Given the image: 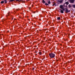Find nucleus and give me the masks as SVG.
<instances>
[{
  "label": "nucleus",
  "instance_id": "obj_1",
  "mask_svg": "<svg viewBox=\"0 0 75 75\" xmlns=\"http://www.w3.org/2000/svg\"><path fill=\"white\" fill-rule=\"evenodd\" d=\"M49 56L51 58H54L55 57V54L54 53H51L49 54Z\"/></svg>",
  "mask_w": 75,
  "mask_h": 75
},
{
  "label": "nucleus",
  "instance_id": "obj_2",
  "mask_svg": "<svg viewBox=\"0 0 75 75\" xmlns=\"http://www.w3.org/2000/svg\"><path fill=\"white\" fill-rule=\"evenodd\" d=\"M64 11L66 13H70L71 11L70 10H68V8H66V9L64 10Z\"/></svg>",
  "mask_w": 75,
  "mask_h": 75
},
{
  "label": "nucleus",
  "instance_id": "obj_3",
  "mask_svg": "<svg viewBox=\"0 0 75 75\" xmlns=\"http://www.w3.org/2000/svg\"><path fill=\"white\" fill-rule=\"evenodd\" d=\"M64 10L65 9H63L62 10L60 9L59 11H59V13H64Z\"/></svg>",
  "mask_w": 75,
  "mask_h": 75
},
{
  "label": "nucleus",
  "instance_id": "obj_4",
  "mask_svg": "<svg viewBox=\"0 0 75 75\" xmlns=\"http://www.w3.org/2000/svg\"><path fill=\"white\" fill-rule=\"evenodd\" d=\"M69 1L71 3H74L75 0H69Z\"/></svg>",
  "mask_w": 75,
  "mask_h": 75
},
{
  "label": "nucleus",
  "instance_id": "obj_5",
  "mask_svg": "<svg viewBox=\"0 0 75 75\" xmlns=\"http://www.w3.org/2000/svg\"><path fill=\"white\" fill-rule=\"evenodd\" d=\"M60 8L61 9H64V8H63V6L62 5H60Z\"/></svg>",
  "mask_w": 75,
  "mask_h": 75
},
{
  "label": "nucleus",
  "instance_id": "obj_6",
  "mask_svg": "<svg viewBox=\"0 0 75 75\" xmlns=\"http://www.w3.org/2000/svg\"><path fill=\"white\" fill-rule=\"evenodd\" d=\"M62 1H63V0H59L58 1V2H59L60 3H62Z\"/></svg>",
  "mask_w": 75,
  "mask_h": 75
},
{
  "label": "nucleus",
  "instance_id": "obj_7",
  "mask_svg": "<svg viewBox=\"0 0 75 75\" xmlns=\"http://www.w3.org/2000/svg\"><path fill=\"white\" fill-rule=\"evenodd\" d=\"M71 7H72V6L71 4H69L68 5V7L69 8H71Z\"/></svg>",
  "mask_w": 75,
  "mask_h": 75
},
{
  "label": "nucleus",
  "instance_id": "obj_8",
  "mask_svg": "<svg viewBox=\"0 0 75 75\" xmlns=\"http://www.w3.org/2000/svg\"><path fill=\"white\" fill-rule=\"evenodd\" d=\"M42 52H39V54L40 55H42Z\"/></svg>",
  "mask_w": 75,
  "mask_h": 75
},
{
  "label": "nucleus",
  "instance_id": "obj_9",
  "mask_svg": "<svg viewBox=\"0 0 75 75\" xmlns=\"http://www.w3.org/2000/svg\"><path fill=\"white\" fill-rule=\"evenodd\" d=\"M57 19L58 20H61V18L60 17H58L57 18Z\"/></svg>",
  "mask_w": 75,
  "mask_h": 75
},
{
  "label": "nucleus",
  "instance_id": "obj_10",
  "mask_svg": "<svg viewBox=\"0 0 75 75\" xmlns=\"http://www.w3.org/2000/svg\"><path fill=\"white\" fill-rule=\"evenodd\" d=\"M65 4H66L68 5V4H69V2H68V1L66 2L65 3Z\"/></svg>",
  "mask_w": 75,
  "mask_h": 75
},
{
  "label": "nucleus",
  "instance_id": "obj_11",
  "mask_svg": "<svg viewBox=\"0 0 75 75\" xmlns=\"http://www.w3.org/2000/svg\"><path fill=\"white\" fill-rule=\"evenodd\" d=\"M42 3H45V1H44V0H42Z\"/></svg>",
  "mask_w": 75,
  "mask_h": 75
},
{
  "label": "nucleus",
  "instance_id": "obj_12",
  "mask_svg": "<svg viewBox=\"0 0 75 75\" xmlns=\"http://www.w3.org/2000/svg\"><path fill=\"white\" fill-rule=\"evenodd\" d=\"M15 0H10L9 1V2H12V1H15Z\"/></svg>",
  "mask_w": 75,
  "mask_h": 75
},
{
  "label": "nucleus",
  "instance_id": "obj_13",
  "mask_svg": "<svg viewBox=\"0 0 75 75\" xmlns=\"http://www.w3.org/2000/svg\"><path fill=\"white\" fill-rule=\"evenodd\" d=\"M21 1V0H16V1H19V2H20Z\"/></svg>",
  "mask_w": 75,
  "mask_h": 75
},
{
  "label": "nucleus",
  "instance_id": "obj_14",
  "mask_svg": "<svg viewBox=\"0 0 75 75\" xmlns=\"http://www.w3.org/2000/svg\"><path fill=\"white\" fill-rule=\"evenodd\" d=\"M48 4H51V2L50 1H49L48 2Z\"/></svg>",
  "mask_w": 75,
  "mask_h": 75
},
{
  "label": "nucleus",
  "instance_id": "obj_15",
  "mask_svg": "<svg viewBox=\"0 0 75 75\" xmlns=\"http://www.w3.org/2000/svg\"><path fill=\"white\" fill-rule=\"evenodd\" d=\"M4 3V1H1V4H3V3Z\"/></svg>",
  "mask_w": 75,
  "mask_h": 75
},
{
  "label": "nucleus",
  "instance_id": "obj_16",
  "mask_svg": "<svg viewBox=\"0 0 75 75\" xmlns=\"http://www.w3.org/2000/svg\"><path fill=\"white\" fill-rule=\"evenodd\" d=\"M45 5H46V6H48V4H47V3H46L45 4Z\"/></svg>",
  "mask_w": 75,
  "mask_h": 75
},
{
  "label": "nucleus",
  "instance_id": "obj_17",
  "mask_svg": "<svg viewBox=\"0 0 75 75\" xmlns=\"http://www.w3.org/2000/svg\"><path fill=\"white\" fill-rule=\"evenodd\" d=\"M10 17H11V18H14V16H11Z\"/></svg>",
  "mask_w": 75,
  "mask_h": 75
},
{
  "label": "nucleus",
  "instance_id": "obj_18",
  "mask_svg": "<svg viewBox=\"0 0 75 75\" xmlns=\"http://www.w3.org/2000/svg\"><path fill=\"white\" fill-rule=\"evenodd\" d=\"M52 29H53V30H55V28L54 27H52Z\"/></svg>",
  "mask_w": 75,
  "mask_h": 75
},
{
  "label": "nucleus",
  "instance_id": "obj_19",
  "mask_svg": "<svg viewBox=\"0 0 75 75\" xmlns=\"http://www.w3.org/2000/svg\"><path fill=\"white\" fill-rule=\"evenodd\" d=\"M32 68L33 69H32V70L33 71V70H34V67H33Z\"/></svg>",
  "mask_w": 75,
  "mask_h": 75
},
{
  "label": "nucleus",
  "instance_id": "obj_20",
  "mask_svg": "<svg viewBox=\"0 0 75 75\" xmlns=\"http://www.w3.org/2000/svg\"><path fill=\"white\" fill-rule=\"evenodd\" d=\"M5 4H6V3H7V2L6 1H5Z\"/></svg>",
  "mask_w": 75,
  "mask_h": 75
},
{
  "label": "nucleus",
  "instance_id": "obj_21",
  "mask_svg": "<svg viewBox=\"0 0 75 75\" xmlns=\"http://www.w3.org/2000/svg\"><path fill=\"white\" fill-rule=\"evenodd\" d=\"M54 5H55V3H54V4L52 5V6H54Z\"/></svg>",
  "mask_w": 75,
  "mask_h": 75
},
{
  "label": "nucleus",
  "instance_id": "obj_22",
  "mask_svg": "<svg viewBox=\"0 0 75 75\" xmlns=\"http://www.w3.org/2000/svg\"><path fill=\"white\" fill-rule=\"evenodd\" d=\"M14 20L15 21H17V19H16V18H14Z\"/></svg>",
  "mask_w": 75,
  "mask_h": 75
},
{
  "label": "nucleus",
  "instance_id": "obj_23",
  "mask_svg": "<svg viewBox=\"0 0 75 75\" xmlns=\"http://www.w3.org/2000/svg\"><path fill=\"white\" fill-rule=\"evenodd\" d=\"M28 8L29 9H30V8H31V7H29Z\"/></svg>",
  "mask_w": 75,
  "mask_h": 75
},
{
  "label": "nucleus",
  "instance_id": "obj_24",
  "mask_svg": "<svg viewBox=\"0 0 75 75\" xmlns=\"http://www.w3.org/2000/svg\"><path fill=\"white\" fill-rule=\"evenodd\" d=\"M9 14H10V12H8V16L9 15Z\"/></svg>",
  "mask_w": 75,
  "mask_h": 75
},
{
  "label": "nucleus",
  "instance_id": "obj_25",
  "mask_svg": "<svg viewBox=\"0 0 75 75\" xmlns=\"http://www.w3.org/2000/svg\"><path fill=\"white\" fill-rule=\"evenodd\" d=\"M11 18V20H13V18Z\"/></svg>",
  "mask_w": 75,
  "mask_h": 75
},
{
  "label": "nucleus",
  "instance_id": "obj_26",
  "mask_svg": "<svg viewBox=\"0 0 75 75\" xmlns=\"http://www.w3.org/2000/svg\"><path fill=\"white\" fill-rule=\"evenodd\" d=\"M16 10L17 11H18V10H19V9H16Z\"/></svg>",
  "mask_w": 75,
  "mask_h": 75
},
{
  "label": "nucleus",
  "instance_id": "obj_27",
  "mask_svg": "<svg viewBox=\"0 0 75 75\" xmlns=\"http://www.w3.org/2000/svg\"><path fill=\"white\" fill-rule=\"evenodd\" d=\"M33 13H35V12L34 11V12H33Z\"/></svg>",
  "mask_w": 75,
  "mask_h": 75
},
{
  "label": "nucleus",
  "instance_id": "obj_28",
  "mask_svg": "<svg viewBox=\"0 0 75 75\" xmlns=\"http://www.w3.org/2000/svg\"><path fill=\"white\" fill-rule=\"evenodd\" d=\"M19 18H21V17H19Z\"/></svg>",
  "mask_w": 75,
  "mask_h": 75
},
{
  "label": "nucleus",
  "instance_id": "obj_29",
  "mask_svg": "<svg viewBox=\"0 0 75 75\" xmlns=\"http://www.w3.org/2000/svg\"><path fill=\"white\" fill-rule=\"evenodd\" d=\"M28 21H30V19H28Z\"/></svg>",
  "mask_w": 75,
  "mask_h": 75
},
{
  "label": "nucleus",
  "instance_id": "obj_30",
  "mask_svg": "<svg viewBox=\"0 0 75 75\" xmlns=\"http://www.w3.org/2000/svg\"><path fill=\"white\" fill-rule=\"evenodd\" d=\"M1 34H0V37H1Z\"/></svg>",
  "mask_w": 75,
  "mask_h": 75
},
{
  "label": "nucleus",
  "instance_id": "obj_31",
  "mask_svg": "<svg viewBox=\"0 0 75 75\" xmlns=\"http://www.w3.org/2000/svg\"><path fill=\"white\" fill-rule=\"evenodd\" d=\"M56 61L58 62V60L57 59V60H56Z\"/></svg>",
  "mask_w": 75,
  "mask_h": 75
},
{
  "label": "nucleus",
  "instance_id": "obj_32",
  "mask_svg": "<svg viewBox=\"0 0 75 75\" xmlns=\"http://www.w3.org/2000/svg\"><path fill=\"white\" fill-rule=\"evenodd\" d=\"M4 1H7V0H4Z\"/></svg>",
  "mask_w": 75,
  "mask_h": 75
},
{
  "label": "nucleus",
  "instance_id": "obj_33",
  "mask_svg": "<svg viewBox=\"0 0 75 75\" xmlns=\"http://www.w3.org/2000/svg\"><path fill=\"white\" fill-rule=\"evenodd\" d=\"M3 48H5V47H4V46H3Z\"/></svg>",
  "mask_w": 75,
  "mask_h": 75
},
{
  "label": "nucleus",
  "instance_id": "obj_34",
  "mask_svg": "<svg viewBox=\"0 0 75 75\" xmlns=\"http://www.w3.org/2000/svg\"><path fill=\"white\" fill-rule=\"evenodd\" d=\"M32 6H33H33H34V5H32Z\"/></svg>",
  "mask_w": 75,
  "mask_h": 75
},
{
  "label": "nucleus",
  "instance_id": "obj_35",
  "mask_svg": "<svg viewBox=\"0 0 75 75\" xmlns=\"http://www.w3.org/2000/svg\"><path fill=\"white\" fill-rule=\"evenodd\" d=\"M27 1H29V0H26Z\"/></svg>",
  "mask_w": 75,
  "mask_h": 75
},
{
  "label": "nucleus",
  "instance_id": "obj_36",
  "mask_svg": "<svg viewBox=\"0 0 75 75\" xmlns=\"http://www.w3.org/2000/svg\"><path fill=\"white\" fill-rule=\"evenodd\" d=\"M35 47H37V46H35Z\"/></svg>",
  "mask_w": 75,
  "mask_h": 75
},
{
  "label": "nucleus",
  "instance_id": "obj_37",
  "mask_svg": "<svg viewBox=\"0 0 75 75\" xmlns=\"http://www.w3.org/2000/svg\"><path fill=\"white\" fill-rule=\"evenodd\" d=\"M35 53L37 54V52H35Z\"/></svg>",
  "mask_w": 75,
  "mask_h": 75
},
{
  "label": "nucleus",
  "instance_id": "obj_38",
  "mask_svg": "<svg viewBox=\"0 0 75 75\" xmlns=\"http://www.w3.org/2000/svg\"><path fill=\"white\" fill-rule=\"evenodd\" d=\"M71 17H72V16H71Z\"/></svg>",
  "mask_w": 75,
  "mask_h": 75
},
{
  "label": "nucleus",
  "instance_id": "obj_39",
  "mask_svg": "<svg viewBox=\"0 0 75 75\" xmlns=\"http://www.w3.org/2000/svg\"><path fill=\"white\" fill-rule=\"evenodd\" d=\"M36 55H37V54H36Z\"/></svg>",
  "mask_w": 75,
  "mask_h": 75
},
{
  "label": "nucleus",
  "instance_id": "obj_40",
  "mask_svg": "<svg viewBox=\"0 0 75 75\" xmlns=\"http://www.w3.org/2000/svg\"><path fill=\"white\" fill-rule=\"evenodd\" d=\"M44 58H45V56H44Z\"/></svg>",
  "mask_w": 75,
  "mask_h": 75
},
{
  "label": "nucleus",
  "instance_id": "obj_41",
  "mask_svg": "<svg viewBox=\"0 0 75 75\" xmlns=\"http://www.w3.org/2000/svg\"><path fill=\"white\" fill-rule=\"evenodd\" d=\"M40 20H41V19H40Z\"/></svg>",
  "mask_w": 75,
  "mask_h": 75
}]
</instances>
